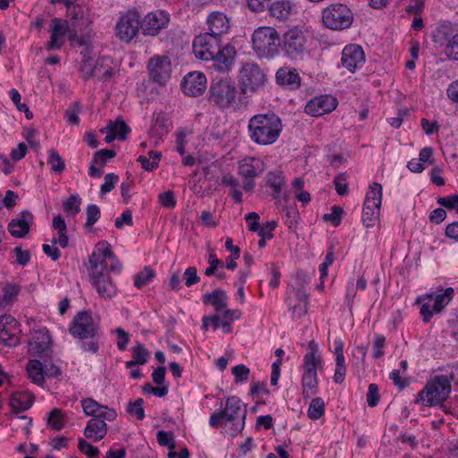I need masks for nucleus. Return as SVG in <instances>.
<instances>
[{
    "label": "nucleus",
    "mask_w": 458,
    "mask_h": 458,
    "mask_svg": "<svg viewBox=\"0 0 458 458\" xmlns=\"http://www.w3.org/2000/svg\"><path fill=\"white\" fill-rule=\"evenodd\" d=\"M282 130V120L275 113L255 114L248 123V134L250 140L261 146L275 143Z\"/></svg>",
    "instance_id": "obj_1"
},
{
    "label": "nucleus",
    "mask_w": 458,
    "mask_h": 458,
    "mask_svg": "<svg viewBox=\"0 0 458 458\" xmlns=\"http://www.w3.org/2000/svg\"><path fill=\"white\" fill-rule=\"evenodd\" d=\"M247 415L246 407L237 396H230L226 399L224 409L212 413L209 417V425L213 428H219L224 423L232 422L233 436L242 432L245 425Z\"/></svg>",
    "instance_id": "obj_2"
},
{
    "label": "nucleus",
    "mask_w": 458,
    "mask_h": 458,
    "mask_svg": "<svg viewBox=\"0 0 458 458\" xmlns=\"http://www.w3.org/2000/svg\"><path fill=\"white\" fill-rule=\"evenodd\" d=\"M252 49L260 59H273L280 52L281 38L273 27H259L252 34Z\"/></svg>",
    "instance_id": "obj_3"
},
{
    "label": "nucleus",
    "mask_w": 458,
    "mask_h": 458,
    "mask_svg": "<svg viewBox=\"0 0 458 458\" xmlns=\"http://www.w3.org/2000/svg\"><path fill=\"white\" fill-rule=\"evenodd\" d=\"M451 393V379L446 375L435 376L424 388L419 392L415 403L426 406L442 404Z\"/></svg>",
    "instance_id": "obj_4"
},
{
    "label": "nucleus",
    "mask_w": 458,
    "mask_h": 458,
    "mask_svg": "<svg viewBox=\"0 0 458 458\" xmlns=\"http://www.w3.org/2000/svg\"><path fill=\"white\" fill-rule=\"evenodd\" d=\"M239 94L234 81L227 78H215L208 89V101L220 109H227L236 103Z\"/></svg>",
    "instance_id": "obj_5"
},
{
    "label": "nucleus",
    "mask_w": 458,
    "mask_h": 458,
    "mask_svg": "<svg viewBox=\"0 0 458 458\" xmlns=\"http://www.w3.org/2000/svg\"><path fill=\"white\" fill-rule=\"evenodd\" d=\"M310 351L304 356V372L301 377L302 395L310 398L316 394L318 390V380L317 370L321 365L318 353V348L313 342L309 344Z\"/></svg>",
    "instance_id": "obj_6"
},
{
    "label": "nucleus",
    "mask_w": 458,
    "mask_h": 458,
    "mask_svg": "<svg viewBox=\"0 0 458 458\" xmlns=\"http://www.w3.org/2000/svg\"><path fill=\"white\" fill-rule=\"evenodd\" d=\"M322 21L325 26L333 30L348 29L352 21L353 15L347 5L334 4L325 8L322 13Z\"/></svg>",
    "instance_id": "obj_7"
},
{
    "label": "nucleus",
    "mask_w": 458,
    "mask_h": 458,
    "mask_svg": "<svg viewBox=\"0 0 458 458\" xmlns=\"http://www.w3.org/2000/svg\"><path fill=\"white\" fill-rule=\"evenodd\" d=\"M140 14L136 10H129L122 15L115 25V35L123 42L131 43L139 35Z\"/></svg>",
    "instance_id": "obj_8"
},
{
    "label": "nucleus",
    "mask_w": 458,
    "mask_h": 458,
    "mask_svg": "<svg viewBox=\"0 0 458 458\" xmlns=\"http://www.w3.org/2000/svg\"><path fill=\"white\" fill-rule=\"evenodd\" d=\"M306 41L303 31L294 27L284 33L280 48L286 56L297 59L306 52Z\"/></svg>",
    "instance_id": "obj_9"
},
{
    "label": "nucleus",
    "mask_w": 458,
    "mask_h": 458,
    "mask_svg": "<svg viewBox=\"0 0 458 458\" xmlns=\"http://www.w3.org/2000/svg\"><path fill=\"white\" fill-rule=\"evenodd\" d=\"M99 329L90 311H80L73 318L69 332L77 338H94Z\"/></svg>",
    "instance_id": "obj_10"
},
{
    "label": "nucleus",
    "mask_w": 458,
    "mask_h": 458,
    "mask_svg": "<svg viewBox=\"0 0 458 458\" xmlns=\"http://www.w3.org/2000/svg\"><path fill=\"white\" fill-rule=\"evenodd\" d=\"M116 417L115 410H107L104 411V413H99L97 417L91 418L84 428L85 437L92 439L94 442L102 440L108 430L106 421H113Z\"/></svg>",
    "instance_id": "obj_11"
},
{
    "label": "nucleus",
    "mask_w": 458,
    "mask_h": 458,
    "mask_svg": "<svg viewBox=\"0 0 458 458\" xmlns=\"http://www.w3.org/2000/svg\"><path fill=\"white\" fill-rule=\"evenodd\" d=\"M221 43V38L210 33H201L195 37L192 47L197 58L209 61L214 59L215 53H217L218 46Z\"/></svg>",
    "instance_id": "obj_12"
},
{
    "label": "nucleus",
    "mask_w": 458,
    "mask_h": 458,
    "mask_svg": "<svg viewBox=\"0 0 458 458\" xmlns=\"http://www.w3.org/2000/svg\"><path fill=\"white\" fill-rule=\"evenodd\" d=\"M242 90L255 92L262 87L267 80V76L256 63H246L240 71Z\"/></svg>",
    "instance_id": "obj_13"
},
{
    "label": "nucleus",
    "mask_w": 458,
    "mask_h": 458,
    "mask_svg": "<svg viewBox=\"0 0 458 458\" xmlns=\"http://www.w3.org/2000/svg\"><path fill=\"white\" fill-rule=\"evenodd\" d=\"M107 269H89V278L91 284L96 288L100 298L112 299L117 293L115 284L106 272Z\"/></svg>",
    "instance_id": "obj_14"
},
{
    "label": "nucleus",
    "mask_w": 458,
    "mask_h": 458,
    "mask_svg": "<svg viewBox=\"0 0 458 458\" xmlns=\"http://www.w3.org/2000/svg\"><path fill=\"white\" fill-rule=\"evenodd\" d=\"M148 72L150 80L157 84L164 85L171 77V61L165 55H155L148 64Z\"/></svg>",
    "instance_id": "obj_15"
},
{
    "label": "nucleus",
    "mask_w": 458,
    "mask_h": 458,
    "mask_svg": "<svg viewBox=\"0 0 458 458\" xmlns=\"http://www.w3.org/2000/svg\"><path fill=\"white\" fill-rule=\"evenodd\" d=\"M169 21V14L157 10L148 13L143 19L140 18V29L145 36L155 37L168 25Z\"/></svg>",
    "instance_id": "obj_16"
},
{
    "label": "nucleus",
    "mask_w": 458,
    "mask_h": 458,
    "mask_svg": "<svg viewBox=\"0 0 458 458\" xmlns=\"http://www.w3.org/2000/svg\"><path fill=\"white\" fill-rule=\"evenodd\" d=\"M34 395L29 392L13 393L10 399V406L15 414L13 419L25 420L24 429L29 433V428L31 426L32 420L25 415H19L20 412L28 410L33 403Z\"/></svg>",
    "instance_id": "obj_17"
},
{
    "label": "nucleus",
    "mask_w": 458,
    "mask_h": 458,
    "mask_svg": "<svg viewBox=\"0 0 458 458\" xmlns=\"http://www.w3.org/2000/svg\"><path fill=\"white\" fill-rule=\"evenodd\" d=\"M337 105V99L332 95H321L313 98L307 103L305 112L318 117L331 113L336 108Z\"/></svg>",
    "instance_id": "obj_18"
},
{
    "label": "nucleus",
    "mask_w": 458,
    "mask_h": 458,
    "mask_svg": "<svg viewBox=\"0 0 458 458\" xmlns=\"http://www.w3.org/2000/svg\"><path fill=\"white\" fill-rule=\"evenodd\" d=\"M341 63L344 68L354 72L365 63V55L359 45H348L342 52Z\"/></svg>",
    "instance_id": "obj_19"
},
{
    "label": "nucleus",
    "mask_w": 458,
    "mask_h": 458,
    "mask_svg": "<svg viewBox=\"0 0 458 458\" xmlns=\"http://www.w3.org/2000/svg\"><path fill=\"white\" fill-rule=\"evenodd\" d=\"M181 86L185 95L198 97L205 92L207 79L200 72H191L183 78Z\"/></svg>",
    "instance_id": "obj_20"
},
{
    "label": "nucleus",
    "mask_w": 458,
    "mask_h": 458,
    "mask_svg": "<svg viewBox=\"0 0 458 458\" xmlns=\"http://www.w3.org/2000/svg\"><path fill=\"white\" fill-rule=\"evenodd\" d=\"M114 258L110 245L107 242H98L96 250L89 256V269H107L106 260Z\"/></svg>",
    "instance_id": "obj_21"
},
{
    "label": "nucleus",
    "mask_w": 458,
    "mask_h": 458,
    "mask_svg": "<svg viewBox=\"0 0 458 458\" xmlns=\"http://www.w3.org/2000/svg\"><path fill=\"white\" fill-rule=\"evenodd\" d=\"M238 170L244 179H255L265 171V164L260 158L247 157L240 162Z\"/></svg>",
    "instance_id": "obj_22"
},
{
    "label": "nucleus",
    "mask_w": 458,
    "mask_h": 458,
    "mask_svg": "<svg viewBox=\"0 0 458 458\" xmlns=\"http://www.w3.org/2000/svg\"><path fill=\"white\" fill-rule=\"evenodd\" d=\"M208 32L218 38L228 32L230 29L229 19L222 12H213L207 19Z\"/></svg>",
    "instance_id": "obj_23"
},
{
    "label": "nucleus",
    "mask_w": 458,
    "mask_h": 458,
    "mask_svg": "<svg viewBox=\"0 0 458 458\" xmlns=\"http://www.w3.org/2000/svg\"><path fill=\"white\" fill-rule=\"evenodd\" d=\"M33 220V215L28 210L21 211L20 218L13 219L8 225L9 233L16 237L22 238L30 231V224Z\"/></svg>",
    "instance_id": "obj_24"
},
{
    "label": "nucleus",
    "mask_w": 458,
    "mask_h": 458,
    "mask_svg": "<svg viewBox=\"0 0 458 458\" xmlns=\"http://www.w3.org/2000/svg\"><path fill=\"white\" fill-rule=\"evenodd\" d=\"M217 53H215L213 61L216 62V65L219 71H227L233 65L236 50L234 47L227 44L224 47L221 44L218 46Z\"/></svg>",
    "instance_id": "obj_25"
},
{
    "label": "nucleus",
    "mask_w": 458,
    "mask_h": 458,
    "mask_svg": "<svg viewBox=\"0 0 458 458\" xmlns=\"http://www.w3.org/2000/svg\"><path fill=\"white\" fill-rule=\"evenodd\" d=\"M276 82L290 89H297L301 86V77L295 69L280 68L276 74Z\"/></svg>",
    "instance_id": "obj_26"
},
{
    "label": "nucleus",
    "mask_w": 458,
    "mask_h": 458,
    "mask_svg": "<svg viewBox=\"0 0 458 458\" xmlns=\"http://www.w3.org/2000/svg\"><path fill=\"white\" fill-rule=\"evenodd\" d=\"M50 32L62 38L68 34L71 41H73L77 36V29L74 28V24L61 18L52 19Z\"/></svg>",
    "instance_id": "obj_27"
},
{
    "label": "nucleus",
    "mask_w": 458,
    "mask_h": 458,
    "mask_svg": "<svg viewBox=\"0 0 458 458\" xmlns=\"http://www.w3.org/2000/svg\"><path fill=\"white\" fill-rule=\"evenodd\" d=\"M227 299L225 291L219 288L203 295L204 304L211 305L216 312H220L227 308Z\"/></svg>",
    "instance_id": "obj_28"
},
{
    "label": "nucleus",
    "mask_w": 458,
    "mask_h": 458,
    "mask_svg": "<svg viewBox=\"0 0 458 458\" xmlns=\"http://www.w3.org/2000/svg\"><path fill=\"white\" fill-rule=\"evenodd\" d=\"M269 15L279 21L287 20L292 13L293 4L289 0H276L267 8Z\"/></svg>",
    "instance_id": "obj_29"
},
{
    "label": "nucleus",
    "mask_w": 458,
    "mask_h": 458,
    "mask_svg": "<svg viewBox=\"0 0 458 458\" xmlns=\"http://www.w3.org/2000/svg\"><path fill=\"white\" fill-rule=\"evenodd\" d=\"M335 345L336 368L334 375V381L335 384H341L344 382L346 373L344 355V344L342 341L338 340L335 342Z\"/></svg>",
    "instance_id": "obj_30"
},
{
    "label": "nucleus",
    "mask_w": 458,
    "mask_h": 458,
    "mask_svg": "<svg viewBox=\"0 0 458 458\" xmlns=\"http://www.w3.org/2000/svg\"><path fill=\"white\" fill-rule=\"evenodd\" d=\"M28 377L36 385L45 383V368L38 360H30L26 366Z\"/></svg>",
    "instance_id": "obj_31"
},
{
    "label": "nucleus",
    "mask_w": 458,
    "mask_h": 458,
    "mask_svg": "<svg viewBox=\"0 0 458 458\" xmlns=\"http://www.w3.org/2000/svg\"><path fill=\"white\" fill-rule=\"evenodd\" d=\"M37 335L36 339L30 342V352L35 356L42 357L48 350L51 339L47 333L38 332Z\"/></svg>",
    "instance_id": "obj_32"
},
{
    "label": "nucleus",
    "mask_w": 458,
    "mask_h": 458,
    "mask_svg": "<svg viewBox=\"0 0 458 458\" xmlns=\"http://www.w3.org/2000/svg\"><path fill=\"white\" fill-rule=\"evenodd\" d=\"M132 360L125 362V367L131 369L136 365L145 364L150 357V352L145 348L141 343H137L131 349Z\"/></svg>",
    "instance_id": "obj_33"
},
{
    "label": "nucleus",
    "mask_w": 458,
    "mask_h": 458,
    "mask_svg": "<svg viewBox=\"0 0 458 458\" xmlns=\"http://www.w3.org/2000/svg\"><path fill=\"white\" fill-rule=\"evenodd\" d=\"M114 69L109 65V59L98 58L93 66V76L98 80H108L114 75Z\"/></svg>",
    "instance_id": "obj_34"
},
{
    "label": "nucleus",
    "mask_w": 458,
    "mask_h": 458,
    "mask_svg": "<svg viewBox=\"0 0 458 458\" xmlns=\"http://www.w3.org/2000/svg\"><path fill=\"white\" fill-rule=\"evenodd\" d=\"M168 131L169 129L166 119L164 115L160 114H157L148 131L150 138H154L157 140H161Z\"/></svg>",
    "instance_id": "obj_35"
},
{
    "label": "nucleus",
    "mask_w": 458,
    "mask_h": 458,
    "mask_svg": "<svg viewBox=\"0 0 458 458\" xmlns=\"http://www.w3.org/2000/svg\"><path fill=\"white\" fill-rule=\"evenodd\" d=\"M453 296L454 289L452 287L446 288L443 293L437 294L436 296H434V293L428 295L429 299H434L433 311L435 313L441 312L444 308L451 301Z\"/></svg>",
    "instance_id": "obj_36"
},
{
    "label": "nucleus",
    "mask_w": 458,
    "mask_h": 458,
    "mask_svg": "<svg viewBox=\"0 0 458 458\" xmlns=\"http://www.w3.org/2000/svg\"><path fill=\"white\" fill-rule=\"evenodd\" d=\"M221 182L224 186L230 187L231 192L230 195L233 198V201L237 204L242 203V193L240 191V182L237 178H235L232 174L225 175Z\"/></svg>",
    "instance_id": "obj_37"
},
{
    "label": "nucleus",
    "mask_w": 458,
    "mask_h": 458,
    "mask_svg": "<svg viewBox=\"0 0 458 458\" xmlns=\"http://www.w3.org/2000/svg\"><path fill=\"white\" fill-rule=\"evenodd\" d=\"M81 403L84 413L92 418L97 417L99 413H104V411L114 410L113 408L99 404L92 398H84Z\"/></svg>",
    "instance_id": "obj_38"
},
{
    "label": "nucleus",
    "mask_w": 458,
    "mask_h": 458,
    "mask_svg": "<svg viewBox=\"0 0 458 458\" xmlns=\"http://www.w3.org/2000/svg\"><path fill=\"white\" fill-rule=\"evenodd\" d=\"M65 416L62 410L53 409L47 420V424L55 431L61 430L64 427Z\"/></svg>",
    "instance_id": "obj_39"
},
{
    "label": "nucleus",
    "mask_w": 458,
    "mask_h": 458,
    "mask_svg": "<svg viewBox=\"0 0 458 458\" xmlns=\"http://www.w3.org/2000/svg\"><path fill=\"white\" fill-rule=\"evenodd\" d=\"M107 158L105 155L100 153V150H98L94 153L93 158L91 161V165L89 167V175L93 178H99L103 174V171L97 167V165H99L100 166L106 165L107 163Z\"/></svg>",
    "instance_id": "obj_40"
},
{
    "label": "nucleus",
    "mask_w": 458,
    "mask_h": 458,
    "mask_svg": "<svg viewBox=\"0 0 458 458\" xmlns=\"http://www.w3.org/2000/svg\"><path fill=\"white\" fill-rule=\"evenodd\" d=\"M295 296L299 302L293 305L291 309L293 310V313H298L299 317H301L302 315H305L308 312L309 295L307 294L304 289L300 288L296 290Z\"/></svg>",
    "instance_id": "obj_41"
},
{
    "label": "nucleus",
    "mask_w": 458,
    "mask_h": 458,
    "mask_svg": "<svg viewBox=\"0 0 458 458\" xmlns=\"http://www.w3.org/2000/svg\"><path fill=\"white\" fill-rule=\"evenodd\" d=\"M325 414V403L322 398L312 399L308 409V416L311 420H318Z\"/></svg>",
    "instance_id": "obj_42"
},
{
    "label": "nucleus",
    "mask_w": 458,
    "mask_h": 458,
    "mask_svg": "<svg viewBox=\"0 0 458 458\" xmlns=\"http://www.w3.org/2000/svg\"><path fill=\"white\" fill-rule=\"evenodd\" d=\"M47 163L51 165V170L55 174H62L65 169L64 159L55 149L49 150V157Z\"/></svg>",
    "instance_id": "obj_43"
},
{
    "label": "nucleus",
    "mask_w": 458,
    "mask_h": 458,
    "mask_svg": "<svg viewBox=\"0 0 458 458\" xmlns=\"http://www.w3.org/2000/svg\"><path fill=\"white\" fill-rule=\"evenodd\" d=\"M106 127L113 128L114 132L118 133V140H124L127 134L131 131L122 117L117 118L115 121L110 120Z\"/></svg>",
    "instance_id": "obj_44"
},
{
    "label": "nucleus",
    "mask_w": 458,
    "mask_h": 458,
    "mask_svg": "<svg viewBox=\"0 0 458 458\" xmlns=\"http://www.w3.org/2000/svg\"><path fill=\"white\" fill-rule=\"evenodd\" d=\"M156 274L149 267H145L143 270L139 272L134 276V285L137 288H141L142 286L148 284L154 277Z\"/></svg>",
    "instance_id": "obj_45"
},
{
    "label": "nucleus",
    "mask_w": 458,
    "mask_h": 458,
    "mask_svg": "<svg viewBox=\"0 0 458 458\" xmlns=\"http://www.w3.org/2000/svg\"><path fill=\"white\" fill-rule=\"evenodd\" d=\"M267 184L273 189V196L278 198L281 188L284 184V177L281 174H275L270 172L267 174Z\"/></svg>",
    "instance_id": "obj_46"
},
{
    "label": "nucleus",
    "mask_w": 458,
    "mask_h": 458,
    "mask_svg": "<svg viewBox=\"0 0 458 458\" xmlns=\"http://www.w3.org/2000/svg\"><path fill=\"white\" fill-rule=\"evenodd\" d=\"M143 403L144 400L142 398H138L134 402H129L127 404V412L135 416L138 420H142L145 418Z\"/></svg>",
    "instance_id": "obj_47"
},
{
    "label": "nucleus",
    "mask_w": 458,
    "mask_h": 458,
    "mask_svg": "<svg viewBox=\"0 0 458 458\" xmlns=\"http://www.w3.org/2000/svg\"><path fill=\"white\" fill-rule=\"evenodd\" d=\"M66 16L69 18V23H73L76 28L78 22L84 17V9L80 3H76L66 12Z\"/></svg>",
    "instance_id": "obj_48"
},
{
    "label": "nucleus",
    "mask_w": 458,
    "mask_h": 458,
    "mask_svg": "<svg viewBox=\"0 0 458 458\" xmlns=\"http://www.w3.org/2000/svg\"><path fill=\"white\" fill-rule=\"evenodd\" d=\"M157 439L162 446H167L168 449L175 448L174 435L172 431L159 430L157 434Z\"/></svg>",
    "instance_id": "obj_49"
},
{
    "label": "nucleus",
    "mask_w": 458,
    "mask_h": 458,
    "mask_svg": "<svg viewBox=\"0 0 458 458\" xmlns=\"http://www.w3.org/2000/svg\"><path fill=\"white\" fill-rule=\"evenodd\" d=\"M343 214V208L340 206H333L331 208V213L325 214L323 216V220L326 222H330L334 226H338L342 222Z\"/></svg>",
    "instance_id": "obj_50"
},
{
    "label": "nucleus",
    "mask_w": 458,
    "mask_h": 458,
    "mask_svg": "<svg viewBox=\"0 0 458 458\" xmlns=\"http://www.w3.org/2000/svg\"><path fill=\"white\" fill-rule=\"evenodd\" d=\"M78 449L89 458H98L100 454L98 447L93 446L83 438L78 439Z\"/></svg>",
    "instance_id": "obj_51"
},
{
    "label": "nucleus",
    "mask_w": 458,
    "mask_h": 458,
    "mask_svg": "<svg viewBox=\"0 0 458 458\" xmlns=\"http://www.w3.org/2000/svg\"><path fill=\"white\" fill-rule=\"evenodd\" d=\"M86 214L87 221L85 223V227L89 228L95 225L99 219L101 212L99 207L95 204H90L87 207Z\"/></svg>",
    "instance_id": "obj_52"
},
{
    "label": "nucleus",
    "mask_w": 458,
    "mask_h": 458,
    "mask_svg": "<svg viewBox=\"0 0 458 458\" xmlns=\"http://www.w3.org/2000/svg\"><path fill=\"white\" fill-rule=\"evenodd\" d=\"M81 199L78 195H71L66 200L64 201V209L65 212H71L72 215H76L81 211Z\"/></svg>",
    "instance_id": "obj_53"
},
{
    "label": "nucleus",
    "mask_w": 458,
    "mask_h": 458,
    "mask_svg": "<svg viewBox=\"0 0 458 458\" xmlns=\"http://www.w3.org/2000/svg\"><path fill=\"white\" fill-rule=\"evenodd\" d=\"M334 185L338 195H346L348 193V182L346 174L343 173L335 176Z\"/></svg>",
    "instance_id": "obj_54"
},
{
    "label": "nucleus",
    "mask_w": 458,
    "mask_h": 458,
    "mask_svg": "<svg viewBox=\"0 0 458 458\" xmlns=\"http://www.w3.org/2000/svg\"><path fill=\"white\" fill-rule=\"evenodd\" d=\"M386 345V337L383 335H375L373 339V358L380 359L384 355V348Z\"/></svg>",
    "instance_id": "obj_55"
},
{
    "label": "nucleus",
    "mask_w": 458,
    "mask_h": 458,
    "mask_svg": "<svg viewBox=\"0 0 458 458\" xmlns=\"http://www.w3.org/2000/svg\"><path fill=\"white\" fill-rule=\"evenodd\" d=\"M447 57L454 61H458V33L454 35L445 48Z\"/></svg>",
    "instance_id": "obj_56"
},
{
    "label": "nucleus",
    "mask_w": 458,
    "mask_h": 458,
    "mask_svg": "<svg viewBox=\"0 0 458 458\" xmlns=\"http://www.w3.org/2000/svg\"><path fill=\"white\" fill-rule=\"evenodd\" d=\"M250 369L243 364H239L232 369V374L234 377L235 383H241L248 380L250 376Z\"/></svg>",
    "instance_id": "obj_57"
},
{
    "label": "nucleus",
    "mask_w": 458,
    "mask_h": 458,
    "mask_svg": "<svg viewBox=\"0 0 458 458\" xmlns=\"http://www.w3.org/2000/svg\"><path fill=\"white\" fill-rule=\"evenodd\" d=\"M119 181V176L115 174L110 173L106 174L105 182L100 187V194L105 195L110 192Z\"/></svg>",
    "instance_id": "obj_58"
},
{
    "label": "nucleus",
    "mask_w": 458,
    "mask_h": 458,
    "mask_svg": "<svg viewBox=\"0 0 458 458\" xmlns=\"http://www.w3.org/2000/svg\"><path fill=\"white\" fill-rule=\"evenodd\" d=\"M380 394L377 385L371 383L369 385L367 393V403L369 407H375L378 404Z\"/></svg>",
    "instance_id": "obj_59"
},
{
    "label": "nucleus",
    "mask_w": 458,
    "mask_h": 458,
    "mask_svg": "<svg viewBox=\"0 0 458 458\" xmlns=\"http://www.w3.org/2000/svg\"><path fill=\"white\" fill-rule=\"evenodd\" d=\"M240 312L235 310H225L223 314V319L221 321V326L224 329L225 333H230L231 327L230 325L233 320V316L235 318H239Z\"/></svg>",
    "instance_id": "obj_60"
},
{
    "label": "nucleus",
    "mask_w": 458,
    "mask_h": 458,
    "mask_svg": "<svg viewBox=\"0 0 458 458\" xmlns=\"http://www.w3.org/2000/svg\"><path fill=\"white\" fill-rule=\"evenodd\" d=\"M208 267L205 270V275L207 276H215L217 268L224 266V263L216 258V255L214 252H211L208 256Z\"/></svg>",
    "instance_id": "obj_61"
},
{
    "label": "nucleus",
    "mask_w": 458,
    "mask_h": 458,
    "mask_svg": "<svg viewBox=\"0 0 458 458\" xmlns=\"http://www.w3.org/2000/svg\"><path fill=\"white\" fill-rule=\"evenodd\" d=\"M379 211L373 210L371 208H366L362 210V223L366 227H370L374 225L375 221L378 218Z\"/></svg>",
    "instance_id": "obj_62"
},
{
    "label": "nucleus",
    "mask_w": 458,
    "mask_h": 458,
    "mask_svg": "<svg viewBox=\"0 0 458 458\" xmlns=\"http://www.w3.org/2000/svg\"><path fill=\"white\" fill-rule=\"evenodd\" d=\"M158 199L159 203L165 208H174L176 206L174 193L172 191H167L159 194Z\"/></svg>",
    "instance_id": "obj_63"
},
{
    "label": "nucleus",
    "mask_w": 458,
    "mask_h": 458,
    "mask_svg": "<svg viewBox=\"0 0 458 458\" xmlns=\"http://www.w3.org/2000/svg\"><path fill=\"white\" fill-rule=\"evenodd\" d=\"M437 203L447 209H455L458 214V195L441 197L437 199Z\"/></svg>",
    "instance_id": "obj_64"
}]
</instances>
